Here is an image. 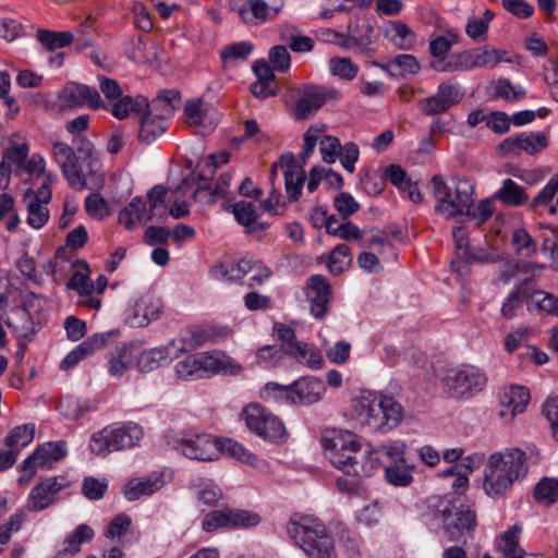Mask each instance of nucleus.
<instances>
[{
    "mask_svg": "<svg viewBox=\"0 0 558 558\" xmlns=\"http://www.w3.org/2000/svg\"><path fill=\"white\" fill-rule=\"evenodd\" d=\"M476 68L492 69L502 61H510L506 58L507 52L489 46L473 49Z\"/></svg>",
    "mask_w": 558,
    "mask_h": 558,
    "instance_id": "nucleus-48",
    "label": "nucleus"
},
{
    "mask_svg": "<svg viewBox=\"0 0 558 558\" xmlns=\"http://www.w3.org/2000/svg\"><path fill=\"white\" fill-rule=\"evenodd\" d=\"M29 146L26 143L13 144L4 149L2 154V165L14 171L15 174L22 173V167L28 157Z\"/></svg>",
    "mask_w": 558,
    "mask_h": 558,
    "instance_id": "nucleus-41",
    "label": "nucleus"
},
{
    "mask_svg": "<svg viewBox=\"0 0 558 558\" xmlns=\"http://www.w3.org/2000/svg\"><path fill=\"white\" fill-rule=\"evenodd\" d=\"M326 392L322 379L307 376L301 377L292 383V404L312 405L319 402Z\"/></svg>",
    "mask_w": 558,
    "mask_h": 558,
    "instance_id": "nucleus-20",
    "label": "nucleus"
},
{
    "mask_svg": "<svg viewBox=\"0 0 558 558\" xmlns=\"http://www.w3.org/2000/svg\"><path fill=\"white\" fill-rule=\"evenodd\" d=\"M526 453L519 448L489 456L485 465L484 489L490 497L502 496L515 481L527 473Z\"/></svg>",
    "mask_w": 558,
    "mask_h": 558,
    "instance_id": "nucleus-1",
    "label": "nucleus"
},
{
    "mask_svg": "<svg viewBox=\"0 0 558 558\" xmlns=\"http://www.w3.org/2000/svg\"><path fill=\"white\" fill-rule=\"evenodd\" d=\"M341 93L332 87L305 85L296 100L293 116L299 120L312 118L327 101H339Z\"/></svg>",
    "mask_w": 558,
    "mask_h": 558,
    "instance_id": "nucleus-13",
    "label": "nucleus"
},
{
    "mask_svg": "<svg viewBox=\"0 0 558 558\" xmlns=\"http://www.w3.org/2000/svg\"><path fill=\"white\" fill-rule=\"evenodd\" d=\"M143 435L142 427L133 422L108 426L92 436L89 447L97 456L106 457L112 451L133 448L140 442Z\"/></svg>",
    "mask_w": 558,
    "mask_h": 558,
    "instance_id": "nucleus-8",
    "label": "nucleus"
},
{
    "mask_svg": "<svg viewBox=\"0 0 558 558\" xmlns=\"http://www.w3.org/2000/svg\"><path fill=\"white\" fill-rule=\"evenodd\" d=\"M248 268L247 257L240 259L236 264H219L211 268V275L215 279L229 281H244Z\"/></svg>",
    "mask_w": 558,
    "mask_h": 558,
    "instance_id": "nucleus-43",
    "label": "nucleus"
},
{
    "mask_svg": "<svg viewBox=\"0 0 558 558\" xmlns=\"http://www.w3.org/2000/svg\"><path fill=\"white\" fill-rule=\"evenodd\" d=\"M180 104L181 96L178 89L161 90L148 102L145 110H151V113H155V116L169 119L173 116L175 109L180 107Z\"/></svg>",
    "mask_w": 558,
    "mask_h": 558,
    "instance_id": "nucleus-32",
    "label": "nucleus"
},
{
    "mask_svg": "<svg viewBox=\"0 0 558 558\" xmlns=\"http://www.w3.org/2000/svg\"><path fill=\"white\" fill-rule=\"evenodd\" d=\"M262 396L265 400L292 404V384L282 386L277 383H268L262 390Z\"/></svg>",
    "mask_w": 558,
    "mask_h": 558,
    "instance_id": "nucleus-58",
    "label": "nucleus"
},
{
    "mask_svg": "<svg viewBox=\"0 0 558 558\" xmlns=\"http://www.w3.org/2000/svg\"><path fill=\"white\" fill-rule=\"evenodd\" d=\"M445 532L450 542L464 543L465 534H470L476 525L474 511L463 506H451L442 512Z\"/></svg>",
    "mask_w": 558,
    "mask_h": 558,
    "instance_id": "nucleus-17",
    "label": "nucleus"
},
{
    "mask_svg": "<svg viewBox=\"0 0 558 558\" xmlns=\"http://www.w3.org/2000/svg\"><path fill=\"white\" fill-rule=\"evenodd\" d=\"M291 538L308 558H337L331 537L322 521L313 517H301L288 524Z\"/></svg>",
    "mask_w": 558,
    "mask_h": 558,
    "instance_id": "nucleus-5",
    "label": "nucleus"
},
{
    "mask_svg": "<svg viewBox=\"0 0 558 558\" xmlns=\"http://www.w3.org/2000/svg\"><path fill=\"white\" fill-rule=\"evenodd\" d=\"M404 445H399L396 442H388L378 446L377 448L368 451L365 464L367 466H373V470L377 466L378 463H384V459H390L391 463H404Z\"/></svg>",
    "mask_w": 558,
    "mask_h": 558,
    "instance_id": "nucleus-33",
    "label": "nucleus"
},
{
    "mask_svg": "<svg viewBox=\"0 0 558 558\" xmlns=\"http://www.w3.org/2000/svg\"><path fill=\"white\" fill-rule=\"evenodd\" d=\"M137 348L133 344H124L108 354V373L120 378L124 373L136 365Z\"/></svg>",
    "mask_w": 558,
    "mask_h": 558,
    "instance_id": "nucleus-26",
    "label": "nucleus"
},
{
    "mask_svg": "<svg viewBox=\"0 0 558 558\" xmlns=\"http://www.w3.org/2000/svg\"><path fill=\"white\" fill-rule=\"evenodd\" d=\"M36 38L46 49L52 51L71 45L74 36L70 32L38 29Z\"/></svg>",
    "mask_w": 558,
    "mask_h": 558,
    "instance_id": "nucleus-46",
    "label": "nucleus"
},
{
    "mask_svg": "<svg viewBox=\"0 0 558 558\" xmlns=\"http://www.w3.org/2000/svg\"><path fill=\"white\" fill-rule=\"evenodd\" d=\"M496 197L510 206H520L527 201V195L523 189L511 179H506L502 182V186L497 192Z\"/></svg>",
    "mask_w": 558,
    "mask_h": 558,
    "instance_id": "nucleus-47",
    "label": "nucleus"
},
{
    "mask_svg": "<svg viewBox=\"0 0 558 558\" xmlns=\"http://www.w3.org/2000/svg\"><path fill=\"white\" fill-rule=\"evenodd\" d=\"M420 63L412 54H399L383 66V69L393 77H404L414 75L420 71Z\"/></svg>",
    "mask_w": 558,
    "mask_h": 558,
    "instance_id": "nucleus-37",
    "label": "nucleus"
},
{
    "mask_svg": "<svg viewBox=\"0 0 558 558\" xmlns=\"http://www.w3.org/2000/svg\"><path fill=\"white\" fill-rule=\"evenodd\" d=\"M241 367L223 352L213 351L190 355L175 365L177 374L182 379L209 377L216 373H236Z\"/></svg>",
    "mask_w": 558,
    "mask_h": 558,
    "instance_id": "nucleus-7",
    "label": "nucleus"
},
{
    "mask_svg": "<svg viewBox=\"0 0 558 558\" xmlns=\"http://www.w3.org/2000/svg\"><path fill=\"white\" fill-rule=\"evenodd\" d=\"M52 156L69 185L73 189H84L85 170L90 168L93 145L86 142L74 149L63 142H56L52 145Z\"/></svg>",
    "mask_w": 558,
    "mask_h": 558,
    "instance_id": "nucleus-6",
    "label": "nucleus"
},
{
    "mask_svg": "<svg viewBox=\"0 0 558 558\" xmlns=\"http://www.w3.org/2000/svg\"><path fill=\"white\" fill-rule=\"evenodd\" d=\"M58 104L61 109L82 108L84 106L90 109L106 108L97 89L74 82L63 86L58 95Z\"/></svg>",
    "mask_w": 558,
    "mask_h": 558,
    "instance_id": "nucleus-15",
    "label": "nucleus"
},
{
    "mask_svg": "<svg viewBox=\"0 0 558 558\" xmlns=\"http://www.w3.org/2000/svg\"><path fill=\"white\" fill-rule=\"evenodd\" d=\"M268 58L274 70L278 72H286L290 69L291 56L286 46L276 45L270 48Z\"/></svg>",
    "mask_w": 558,
    "mask_h": 558,
    "instance_id": "nucleus-61",
    "label": "nucleus"
},
{
    "mask_svg": "<svg viewBox=\"0 0 558 558\" xmlns=\"http://www.w3.org/2000/svg\"><path fill=\"white\" fill-rule=\"evenodd\" d=\"M144 111L145 114L141 121L138 136L142 142L150 143L166 132L168 129V119L155 116V113H151V110Z\"/></svg>",
    "mask_w": 558,
    "mask_h": 558,
    "instance_id": "nucleus-36",
    "label": "nucleus"
},
{
    "mask_svg": "<svg viewBox=\"0 0 558 558\" xmlns=\"http://www.w3.org/2000/svg\"><path fill=\"white\" fill-rule=\"evenodd\" d=\"M5 325L15 332L19 339L26 341H32L39 330V323L35 322V316L16 307L12 308Z\"/></svg>",
    "mask_w": 558,
    "mask_h": 558,
    "instance_id": "nucleus-29",
    "label": "nucleus"
},
{
    "mask_svg": "<svg viewBox=\"0 0 558 558\" xmlns=\"http://www.w3.org/2000/svg\"><path fill=\"white\" fill-rule=\"evenodd\" d=\"M230 527H253L260 523L259 514L242 509H229Z\"/></svg>",
    "mask_w": 558,
    "mask_h": 558,
    "instance_id": "nucleus-60",
    "label": "nucleus"
},
{
    "mask_svg": "<svg viewBox=\"0 0 558 558\" xmlns=\"http://www.w3.org/2000/svg\"><path fill=\"white\" fill-rule=\"evenodd\" d=\"M387 36L400 49L409 50L415 44V34L408 25L400 21L391 22L387 28Z\"/></svg>",
    "mask_w": 558,
    "mask_h": 558,
    "instance_id": "nucleus-44",
    "label": "nucleus"
},
{
    "mask_svg": "<svg viewBox=\"0 0 558 558\" xmlns=\"http://www.w3.org/2000/svg\"><path fill=\"white\" fill-rule=\"evenodd\" d=\"M35 435L34 424H23L14 427L5 438V445L12 449H21L29 445Z\"/></svg>",
    "mask_w": 558,
    "mask_h": 558,
    "instance_id": "nucleus-50",
    "label": "nucleus"
},
{
    "mask_svg": "<svg viewBox=\"0 0 558 558\" xmlns=\"http://www.w3.org/2000/svg\"><path fill=\"white\" fill-rule=\"evenodd\" d=\"M274 332L277 340L280 342L279 348H281L287 355L294 357L299 363L306 364L312 368H319L323 365L324 360L322 354L307 343L298 341L295 331L291 327L276 323L274 325Z\"/></svg>",
    "mask_w": 558,
    "mask_h": 558,
    "instance_id": "nucleus-11",
    "label": "nucleus"
},
{
    "mask_svg": "<svg viewBox=\"0 0 558 558\" xmlns=\"http://www.w3.org/2000/svg\"><path fill=\"white\" fill-rule=\"evenodd\" d=\"M168 190L162 185H155L147 193L149 203V213L147 219H153L156 216H166V202H167Z\"/></svg>",
    "mask_w": 558,
    "mask_h": 558,
    "instance_id": "nucleus-56",
    "label": "nucleus"
},
{
    "mask_svg": "<svg viewBox=\"0 0 558 558\" xmlns=\"http://www.w3.org/2000/svg\"><path fill=\"white\" fill-rule=\"evenodd\" d=\"M54 180V174H47L46 180L43 181L37 191L27 189L24 193L23 202L27 211L26 221L34 229L43 228L49 219L50 214L47 205L52 197L50 186Z\"/></svg>",
    "mask_w": 558,
    "mask_h": 558,
    "instance_id": "nucleus-12",
    "label": "nucleus"
},
{
    "mask_svg": "<svg viewBox=\"0 0 558 558\" xmlns=\"http://www.w3.org/2000/svg\"><path fill=\"white\" fill-rule=\"evenodd\" d=\"M527 306L530 311L535 306L537 310L558 317V298L551 293L544 291L533 292L527 300Z\"/></svg>",
    "mask_w": 558,
    "mask_h": 558,
    "instance_id": "nucleus-55",
    "label": "nucleus"
},
{
    "mask_svg": "<svg viewBox=\"0 0 558 558\" xmlns=\"http://www.w3.org/2000/svg\"><path fill=\"white\" fill-rule=\"evenodd\" d=\"M148 213L149 209L147 210L146 202L143 199V197L136 196L125 208L120 211L119 221L128 230H132L137 225L149 220L147 219Z\"/></svg>",
    "mask_w": 558,
    "mask_h": 558,
    "instance_id": "nucleus-35",
    "label": "nucleus"
},
{
    "mask_svg": "<svg viewBox=\"0 0 558 558\" xmlns=\"http://www.w3.org/2000/svg\"><path fill=\"white\" fill-rule=\"evenodd\" d=\"M352 263V254L348 245L339 244L330 253L329 270L337 276L342 274Z\"/></svg>",
    "mask_w": 558,
    "mask_h": 558,
    "instance_id": "nucleus-52",
    "label": "nucleus"
},
{
    "mask_svg": "<svg viewBox=\"0 0 558 558\" xmlns=\"http://www.w3.org/2000/svg\"><path fill=\"white\" fill-rule=\"evenodd\" d=\"M322 446L331 464L347 475L369 476L373 466H367L357 453L361 444L357 436L349 430L326 429L322 436Z\"/></svg>",
    "mask_w": 558,
    "mask_h": 558,
    "instance_id": "nucleus-2",
    "label": "nucleus"
},
{
    "mask_svg": "<svg viewBox=\"0 0 558 558\" xmlns=\"http://www.w3.org/2000/svg\"><path fill=\"white\" fill-rule=\"evenodd\" d=\"M218 454L226 453L243 463L255 465L257 463V457L247 450L243 445L239 444L233 439H219L217 444Z\"/></svg>",
    "mask_w": 558,
    "mask_h": 558,
    "instance_id": "nucleus-42",
    "label": "nucleus"
},
{
    "mask_svg": "<svg viewBox=\"0 0 558 558\" xmlns=\"http://www.w3.org/2000/svg\"><path fill=\"white\" fill-rule=\"evenodd\" d=\"M63 486L58 477H49L37 484L28 495L26 509L31 512L46 509Z\"/></svg>",
    "mask_w": 558,
    "mask_h": 558,
    "instance_id": "nucleus-22",
    "label": "nucleus"
},
{
    "mask_svg": "<svg viewBox=\"0 0 558 558\" xmlns=\"http://www.w3.org/2000/svg\"><path fill=\"white\" fill-rule=\"evenodd\" d=\"M184 114L186 121L191 126H203L206 132L213 130V125H206L207 114L203 109V102L199 99H192L186 101L184 106Z\"/></svg>",
    "mask_w": 558,
    "mask_h": 558,
    "instance_id": "nucleus-53",
    "label": "nucleus"
},
{
    "mask_svg": "<svg viewBox=\"0 0 558 558\" xmlns=\"http://www.w3.org/2000/svg\"><path fill=\"white\" fill-rule=\"evenodd\" d=\"M248 268L243 284L248 288H256L264 283L271 276V270L262 262L247 257Z\"/></svg>",
    "mask_w": 558,
    "mask_h": 558,
    "instance_id": "nucleus-51",
    "label": "nucleus"
},
{
    "mask_svg": "<svg viewBox=\"0 0 558 558\" xmlns=\"http://www.w3.org/2000/svg\"><path fill=\"white\" fill-rule=\"evenodd\" d=\"M205 335L201 330L189 329L181 332L177 338L172 339L169 343L175 359L182 353L191 352L203 344Z\"/></svg>",
    "mask_w": 558,
    "mask_h": 558,
    "instance_id": "nucleus-38",
    "label": "nucleus"
},
{
    "mask_svg": "<svg viewBox=\"0 0 558 558\" xmlns=\"http://www.w3.org/2000/svg\"><path fill=\"white\" fill-rule=\"evenodd\" d=\"M521 527L517 524L500 535L498 548L505 558H524L525 551L520 547Z\"/></svg>",
    "mask_w": 558,
    "mask_h": 558,
    "instance_id": "nucleus-39",
    "label": "nucleus"
},
{
    "mask_svg": "<svg viewBox=\"0 0 558 558\" xmlns=\"http://www.w3.org/2000/svg\"><path fill=\"white\" fill-rule=\"evenodd\" d=\"M284 0H240L238 15L248 26H258L281 11Z\"/></svg>",
    "mask_w": 558,
    "mask_h": 558,
    "instance_id": "nucleus-16",
    "label": "nucleus"
},
{
    "mask_svg": "<svg viewBox=\"0 0 558 558\" xmlns=\"http://www.w3.org/2000/svg\"><path fill=\"white\" fill-rule=\"evenodd\" d=\"M281 45L290 48L294 52H308L314 48V40L304 36L294 25L284 23L279 28Z\"/></svg>",
    "mask_w": 558,
    "mask_h": 558,
    "instance_id": "nucleus-31",
    "label": "nucleus"
},
{
    "mask_svg": "<svg viewBox=\"0 0 558 558\" xmlns=\"http://www.w3.org/2000/svg\"><path fill=\"white\" fill-rule=\"evenodd\" d=\"M307 298L311 301V313L315 318H323L328 310L330 286L320 275L310 277Z\"/></svg>",
    "mask_w": 558,
    "mask_h": 558,
    "instance_id": "nucleus-24",
    "label": "nucleus"
},
{
    "mask_svg": "<svg viewBox=\"0 0 558 558\" xmlns=\"http://www.w3.org/2000/svg\"><path fill=\"white\" fill-rule=\"evenodd\" d=\"M355 411L362 424L371 430L388 433L403 420L402 405L392 397L365 392L356 400Z\"/></svg>",
    "mask_w": 558,
    "mask_h": 558,
    "instance_id": "nucleus-3",
    "label": "nucleus"
},
{
    "mask_svg": "<svg viewBox=\"0 0 558 558\" xmlns=\"http://www.w3.org/2000/svg\"><path fill=\"white\" fill-rule=\"evenodd\" d=\"M165 485L162 475L153 474L146 477L133 478L128 482L123 489L124 497L134 501L143 496H149L161 489Z\"/></svg>",
    "mask_w": 558,
    "mask_h": 558,
    "instance_id": "nucleus-27",
    "label": "nucleus"
},
{
    "mask_svg": "<svg viewBox=\"0 0 558 558\" xmlns=\"http://www.w3.org/2000/svg\"><path fill=\"white\" fill-rule=\"evenodd\" d=\"M458 41L453 29H446L444 34L433 35L429 40V52L436 59H445L452 46Z\"/></svg>",
    "mask_w": 558,
    "mask_h": 558,
    "instance_id": "nucleus-45",
    "label": "nucleus"
},
{
    "mask_svg": "<svg viewBox=\"0 0 558 558\" xmlns=\"http://www.w3.org/2000/svg\"><path fill=\"white\" fill-rule=\"evenodd\" d=\"M253 51V45L248 41H240L225 47L220 57L225 65L239 61H245Z\"/></svg>",
    "mask_w": 558,
    "mask_h": 558,
    "instance_id": "nucleus-54",
    "label": "nucleus"
},
{
    "mask_svg": "<svg viewBox=\"0 0 558 558\" xmlns=\"http://www.w3.org/2000/svg\"><path fill=\"white\" fill-rule=\"evenodd\" d=\"M147 106L148 101L144 96H136L135 98H132L131 96H121L113 101L111 106V113L117 119L122 120L131 112H143Z\"/></svg>",
    "mask_w": 558,
    "mask_h": 558,
    "instance_id": "nucleus-40",
    "label": "nucleus"
},
{
    "mask_svg": "<svg viewBox=\"0 0 558 558\" xmlns=\"http://www.w3.org/2000/svg\"><path fill=\"white\" fill-rule=\"evenodd\" d=\"M529 402L530 392L526 388L518 385L505 387L500 393V416L511 421L525 410Z\"/></svg>",
    "mask_w": 558,
    "mask_h": 558,
    "instance_id": "nucleus-23",
    "label": "nucleus"
},
{
    "mask_svg": "<svg viewBox=\"0 0 558 558\" xmlns=\"http://www.w3.org/2000/svg\"><path fill=\"white\" fill-rule=\"evenodd\" d=\"M247 428L258 437L270 441L281 442L286 438L283 423L270 411L258 403H251L243 410Z\"/></svg>",
    "mask_w": 558,
    "mask_h": 558,
    "instance_id": "nucleus-10",
    "label": "nucleus"
},
{
    "mask_svg": "<svg viewBox=\"0 0 558 558\" xmlns=\"http://www.w3.org/2000/svg\"><path fill=\"white\" fill-rule=\"evenodd\" d=\"M175 359V354L172 353L171 345L167 343L160 348H153L140 352L137 348V357L135 360L137 368L143 372H151L160 367L165 363Z\"/></svg>",
    "mask_w": 558,
    "mask_h": 558,
    "instance_id": "nucleus-28",
    "label": "nucleus"
},
{
    "mask_svg": "<svg viewBox=\"0 0 558 558\" xmlns=\"http://www.w3.org/2000/svg\"><path fill=\"white\" fill-rule=\"evenodd\" d=\"M305 179L304 170L284 174L286 192L290 202L299 199Z\"/></svg>",
    "mask_w": 558,
    "mask_h": 558,
    "instance_id": "nucleus-63",
    "label": "nucleus"
},
{
    "mask_svg": "<svg viewBox=\"0 0 558 558\" xmlns=\"http://www.w3.org/2000/svg\"><path fill=\"white\" fill-rule=\"evenodd\" d=\"M64 442H46L39 445L36 450L25 459V466L32 473H36L38 469H50L52 464L65 457Z\"/></svg>",
    "mask_w": 558,
    "mask_h": 558,
    "instance_id": "nucleus-21",
    "label": "nucleus"
},
{
    "mask_svg": "<svg viewBox=\"0 0 558 558\" xmlns=\"http://www.w3.org/2000/svg\"><path fill=\"white\" fill-rule=\"evenodd\" d=\"M512 244L518 255L530 257L536 253L537 246L530 233L523 229H515L512 233Z\"/></svg>",
    "mask_w": 558,
    "mask_h": 558,
    "instance_id": "nucleus-57",
    "label": "nucleus"
},
{
    "mask_svg": "<svg viewBox=\"0 0 558 558\" xmlns=\"http://www.w3.org/2000/svg\"><path fill=\"white\" fill-rule=\"evenodd\" d=\"M463 93L457 84L442 82L437 92L417 102V107L425 116H436L448 111L461 101Z\"/></svg>",
    "mask_w": 558,
    "mask_h": 558,
    "instance_id": "nucleus-18",
    "label": "nucleus"
},
{
    "mask_svg": "<svg viewBox=\"0 0 558 558\" xmlns=\"http://www.w3.org/2000/svg\"><path fill=\"white\" fill-rule=\"evenodd\" d=\"M546 137L543 134L520 135L517 137L506 138L499 148L506 153H520L524 150L530 155H534L546 147Z\"/></svg>",
    "mask_w": 558,
    "mask_h": 558,
    "instance_id": "nucleus-30",
    "label": "nucleus"
},
{
    "mask_svg": "<svg viewBox=\"0 0 558 558\" xmlns=\"http://www.w3.org/2000/svg\"><path fill=\"white\" fill-rule=\"evenodd\" d=\"M160 311V300L151 293H145L136 300L133 306V316L130 318L131 325L134 327L147 326L151 320L159 317Z\"/></svg>",
    "mask_w": 558,
    "mask_h": 558,
    "instance_id": "nucleus-25",
    "label": "nucleus"
},
{
    "mask_svg": "<svg viewBox=\"0 0 558 558\" xmlns=\"http://www.w3.org/2000/svg\"><path fill=\"white\" fill-rule=\"evenodd\" d=\"M359 68L353 64L350 58H332L330 60V71L343 80L351 81L357 74Z\"/></svg>",
    "mask_w": 558,
    "mask_h": 558,
    "instance_id": "nucleus-62",
    "label": "nucleus"
},
{
    "mask_svg": "<svg viewBox=\"0 0 558 558\" xmlns=\"http://www.w3.org/2000/svg\"><path fill=\"white\" fill-rule=\"evenodd\" d=\"M385 476L387 482L395 486H408L413 480L404 463L387 464Z\"/></svg>",
    "mask_w": 558,
    "mask_h": 558,
    "instance_id": "nucleus-59",
    "label": "nucleus"
},
{
    "mask_svg": "<svg viewBox=\"0 0 558 558\" xmlns=\"http://www.w3.org/2000/svg\"><path fill=\"white\" fill-rule=\"evenodd\" d=\"M534 498L546 506L558 501V480L554 477L542 478L534 487Z\"/></svg>",
    "mask_w": 558,
    "mask_h": 558,
    "instance_id": "nucleus-49",
    "label": "nucleus"
},
{
    "mask_svg": "<svg viewBox=\"0 0 558 558\" xmlns=\"http://www.w3.org/2000/svg\"><path fill=\"white\" fill-rule=\"evenodd\" d=\"M319 144L322 158L326 163H333L339 158L341 144L336 136L324 135V126L312 125L304 133L302 151L300 158L305 165L312 156L316 145Z\"/></svg>",
    "mask_w": 558,
    "mask_h": 558,
    "instance_id": "nucleus-14",
    "label": "nucleus"
},
{
    "mask_svg": "<svg viewBox=\"0 0 558 558\" xmlns=\"http://www.w3.org/2000/svg\"><path fill=\"white\" fill-rule=\"evenodd\" d=\"M442 383L454 397L463 398L482 391L486 386L487 377L478 367L462 364L448 369Z\"/></svg>",
    "mask_w": 558,
    "mask_h": 558,
    "instance_id": "nucleus-9",
    "label": "nucleus"
},
{
    "mask_svg": "<svg viewBox=\"0 0 558 558\" xmlns=\"http://www.w3.org/2000/svg\"><path fill=\"white\" fill-rule=\"evenodd\" d=\"M429 185L436 199L435 210L447 219L464 216L474 203V184L466 178L454 177L446 182L434 175Z\"/></svg>",
    "mask_w": 558,
    "mask_h": 558,
    "instance_id": "nucleus-4",
    "label": "nucleus"
},
{
    "mask_svg": "<svg viewBox=\"0 0 558 558\" xmlns=\"http://www.w3.org/2000/svg\"><path fill=\"white\" fill-rule=\"evenodd\" d=\"M217 444L218 438L214 439L209 435L203 434L192 438H178L174 440L173 447L186 458L211 461L218 458Z\"/></svg>",
    "mask_w": 558,
    "mask_h": 558,
    "instance_id": "nucleus-19",
    "label": "nucleus"
},
{
    "mask_svg": "<svg viewBox=\"0 0 558 558\" xmlns=\"http://www.w3.org/2000/svg\"><path fill=\"white\" fill-rule=\"evenodd\" d=\"M202 525L206 532H213L220 527H230L229 508L210 511L204 517Z\"/></svg>",
    "mask_w": 558,
    "mask_h": 558,
    "instance_id": "nucleus-64",
    "label": "nucleus"
},
{
    "mask_svg": "<svg viewBox=\"0 0 558 558\" xmlns=\"http://www.w3.org/2000/svg\"><path fill=\"white\" fill-rule=\"evenodd\" d=\"M235 220L245 227L246 232L253 233L264 230L266 223L258 221L256 206L246 201H240L231 206Z\"/></svg>",
    "mask_w": 558,
    "mask_h": 558,
    "instance_id": "nucleus-34",
    "label": "nucleus"
}]
</instances>
